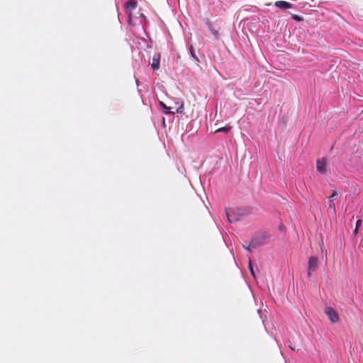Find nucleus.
<instances>
[{
    "label": "nucleus",
    "instance_id": "nucleus-1",
    "mask_svg": "<svg viewBox=\"0 0 363 363\" xmlns=\"http://www.w3.org/2000/svg\"><path fill=\"white\" fill-rule=\"evenodd\" d=\"M318 264V260L316 257L311 256L309 257L308 262V277H311V272L315 271L317 269Z\"/></svg>",
    "mask_w": 363,
    "mask_h": 363
},
{
    "label": "nucleus",
    "instance_id": "nucleus-2",
    "mask_svg": "<svg viewBox=\"0 0 363 363\" xmlns=\"http://www.w3.org/2000/svg\"><path fill=\"white\" fill-rule=\"evenodd\" d=\"M325 313L328 315V318L331 320L332 323H335L339 321V315L338 313L336 312L335 310H334L331 307H328L325 308Z\"/></svg>",
    "mask_w": 363,
    "mask_h": 363
},
{
    "label": "nucleus",
    "instance_id": "nucleus-3",
    "mask_svg": "<svg viewBox=\"0 0 363 363\" xmlns=\"http://www.w3.org/2000/svg\"><path fill=\"white\" fill-rule=\"evenodd\" d=\"M160 53L157 52L153 55L152 60L150 65L154 71L158 70L160 69Z\"/></svg>",
    "mask_w": 363,
    "mask_h": 363
},
{
    "label": "nucleus",
    "instance_id": "nucleus-4",
    "mask_svg": "<svg viewBox=\"0 0 363 363\" xmlns=\"http://www.w3.org/2000/svg\"><path fill=\"white\" fill-rule=\"evenodd\" d=\"M327 160L323 157L317 160V170L321 174H325L326 172Z\"/></svg>",
    "mask_w": 363,
    "mask_h": 363
},
{
    "label": "nucleus",
    "instance_id": "nucleus-5",
    "mask_svg": "<svg viewBox=\"0 0 363 363\" xmlns=\"http://www.w3.org/2000/svg\"><path fill=\"white\" fill-rule=\"evenodd\" d=\"M227 217L230 223H235L239 220V213L234 211H226Z\"/></svg>",
    "mask_w": 363,
    "mask_h": 363
},
{
    "label": "nucleus",
    "instance_id": "nucleus-6",
    "mask_svg": "<svg viewBox=\"0 0 363 363\" xmlns=\"http://www.w3.org/2000/svg\"><path fill=\"white\" fill-rule=\"evenodd\" d=\"M275 6L282 9H288L293 7V5L287 1H277L274 3Z\"/></svg>",
    "mask_w": 363,
    "mask_h": 363
},
{
    "label": "nucleus",
    "instance_id": "nucleus-7",
    "mask_svg": "<svg viewBox=\"0 0 363 363\" xmlns=\"http://www.w3.org/2000/svg\"><path fill=\"white\" fill-rule=\"evenodd\" d=\"M337 195V192L336 191H334L332 195L329 197V208H333L334 211H335V205L334 201H333V199L335 198Z\"/></svg>",
    "mask_w": 363,
    "mask_h": 363
},
{
    "label": "nucleus",
    "instance_id": "nucleus-8",
    "mask_svg": "<svg viewBox=\"0 0 363 363\" xmlns=\"http://www.w3.org/2000/svg\"><path fill=\"white\" fill-rule=\"evenodd\" d=\"M137 6V3L135 0H129L126 4V7L128 9H134Z\"/></svg>",
    "mask_w": 363,
    "mask_h": 363
},
{
    "label": "nucleus",
    "instance_id": "nucleus-9",
    "mask_svg": "<svg viewBox=\"0 0 363 363\" xmlns=\"http://www.w3.org/2000/svg\"><path fill=\"white\" fill-rule=\"evenodd\" d=\"M232 127L230 125H227L224 127L218 128L215 130V133H219V132H223V133H228L231 130Z\"/></svg>",
    "mask_w": 363,
    "mask_h": 363
},
{
    "label": "nucleus",
    "instance_id": "nucleus-10",
    "mask_svg": "<svg viewBox=\"0 0 363 363\" xmlns=\"http://www.w3.org/2000/svg\"><path fill=\"white\" fill-rule=\"evenodd\" d=\"M160 106L162 107V108L165 111L166 113H174V111H171V108L167 106L164 102L160 101Z\"/></svg>",
    "mask_w": 363,
    "mask_h": 363
},
{
    "label": "nucleus",
    "instance_id": "nucleus-11",
    "mask_svg": "<svg viewBox=\"0 0 363 363\" xmlns=\"http://www.w3.org/2000/svg\"><path fill=\"white\" fill-rule=\"evenodd\" d=\"M256 247H257V245L255 244V242L254 241H252V242H250L247 246L244 245V247H245L247 250H248V251H250V252H251V251H252L254 249H255V248H256Z\"/></svg>",
    "mask_w": 363,
    "mask_h": 363
},
{
    "label": "nucleus",
    "instance_id": "nucleus-12",
    "mask_svg": "<svg viewBox=\"0 0 363 363\" xmlns=\"http://www.w3.org/2000/svg\"><path fill=\"white\" fill-rule=\"evenodd\" d=\"M189 50H190V53H191V55L192 56V57H194L196 61L199 62V58L196 55L194 47L192 45L190 46Z\"/></svg>",
    "mask_w": 363,
    "mask_h": 363
},
{
    "label": "nucleus",
    "instance_id": "nucleus-13",
    "mask_svg": "<svg viewBox=\"0 0 363 363\" xmlns=\"http://www.w3.org/2000/svg\"><path fill=\"white\" fill-rule=\"evenodd\" d=\"M208 27H209V29L211 30V31L212 32V33L214 35V36L216 38H218V32L217 30L213 29L212 27H211V25L210 23H208Z\"/></svg>",
    "mask_w": 363,
    "mask_h": 363
},
{
    "label": "nucleus",
    "instance_id": "nucleus-14",
    "mask_svg": "<svg viewBox=\"0 0 363 363\" xmlns=\"http://www.w3.org/2000/svg\"><path fill=\"white\" fill-rule=\"evenodd\" d=\"M362 225V220H357L356 222V228L354 230V233H357V229L359 228V226Z\"/></svg>",
    "mask_w": 363,
    "mask_h": 363
},
{
    "label": "nucleus",
    "instance_id": "nucleus-15",
    "mask_svg": "<svg viewBox=\"0 0 363 363\" xmlns=\"http://www.w3.org/2000/svg\"><path fill=\"white\" fill-rule=\"evenodd\" d=\"M184 110V105L183 104H181L179 108L176 109L177 113H182Z\"/></svg>",
    "mask_w": 363,
    "mask_h": 363
},
{
    "label": "nucleus",
    "instance_id": "nucleus-16",
    "mask_svg": "<svg viewBox=\"0 0 363 363\" xmlns=\"http://www.w3.org/2000/svg\"><path fill=\"white\" fill-rule=\"evenodd\" d=\"M249 267H250V272H251V273H252V276L255 277V272H254V269H253V268H252V264H251V262H250V265H249Z\"/></svg>",
    "mask_w": 363,
    "mask_h": 363
},
{
    "label": "nucleus",
    "instance_id": "nucleus-17",
    "mask_svg": "<svg viewBox=\"0 0 363 363\" xmlns=\"http://www.w3.org/2000/svg\"><path fill=\"white\" fill-rule=\"evenodd\" d=\"M294 19L298 21H300L301 20V18L300 17H298V16H294Z\"/></svg>",
    "mask_w": 363,
    "mask_h": 363
}]
</instances>
